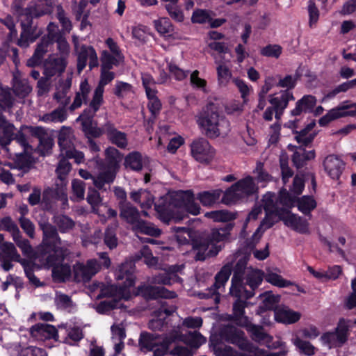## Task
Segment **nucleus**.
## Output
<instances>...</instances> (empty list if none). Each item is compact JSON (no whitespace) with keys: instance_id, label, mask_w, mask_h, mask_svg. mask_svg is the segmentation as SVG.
<instances>
[{"instance_id":"38","label":"nucleus","mask_w":356,"mask_h":356,"mask_svg":"<svg viewBox=\"0 0 356 356\" xmlns=\"http://www.w3.org/2000/svg\"><path fill=\"white\" fill-rule=\"evenodd\" d=\"M348 113V105L334 108L319 119L318 124L321 127H325L334 120L342 117L350 116Z\"/></svg>"},{"instance_id":"46","label":"nucleus","mask_w":356,"mask_h":356,"mask_svg":"<svg viewBox=\"0 0 356 356\" xmlns=\"http://www.w3.org/2000/svg\"><path fill=\"white\" fill-rule=\"evenodd\" d=\"M147 97L149 100L147 107L152 114L146 124L147 129L149 130V128H152L156 116L159 114L162 105L161 101L156 97V94L147 95Z\"/></svg>"},{"instance_id":"24","label":"nucleus","mask_w":356,"mask_h":356,"mask_svg":"<svg viewBox=\"0 0 356 356\" xmlns=\"http://www.w3.org/2000/svg\"><path fill=\"white\" fill-rule=\"evenodd\" d=\"M282 220L286 225L290 226L298 233L301 234H309L310 233L308 221L305 218L292 213L291 211L286 213L284 220Z\"/></svg>"},{"instance_id":"9","label":"nucleus","mask_w":356,"mask_h":356,"mask_svg":"<svg viewBox=\"0 0 356 356\" xmlns=\"http://www.w3.org/2000/svg\"><path fill=\"white\" fill-rule=\"evenodd\" d=\"M349 331V326L346 320L341 318L339 320L334 330L323 333L321 339L324 344L329 346L330 348L341 347L348 339Z\"/></svg>"},{"instance_id":"62","label":"nucleus","mask_w":356,"mask_h":356,"mask_svg":"<svg viewBox=\"0 0 356 356\" xmlns=\"http://www.w3.org/2000/svg\"><path fill=\"white\" fill-rule=\"evenodd\" d=\"M54 191L51 188L44 190L42 196L40 206L44 211H51L54 208Z\"/></svg>"},{"instance_id":"36","label":"nucleus","mask_w":356,"mask_h":356,"mask_svg":"<svg viewBox=\"0 0 356 356\" xmlns=\"http://www.w3.org/2000/svg\"><path fill=\"white\" fill-rule=\"evenodd\" d=\"M244 280V286H248L250 288V290H248V292H252L254 295V291L261 284L264 280V272L259 269H251L247 271Z\"/></svg>"},{"instance_id":"50","label":"nucleus","mask_w":356,"mask_h":356,"mask_svg":"<svg viewBox=\"0 0 356 356\" xmlns=\"http://www.w3.org/2000/svg\"><path fill=\"white\" fill-rule=\"evenodd\" d=\"M222 194L221 189H214L200 192L197 194V199L203 206H211L218 202Z\"/></svg>"},{"instance_id":"10","label":"nucleus","mask_w":356,"mask_h":356,"mask_svg":"<svg viewBox=\"0 0 356 356\" xmlns=\"http://www.w3.org/2000/svg\"><path fill=\"white\" fill-rule=\"evenodd\" d=\"M246 263L242 260H238L233 269V276L232 277V284L229 289V293L232 296H241L243 292L247 298H251L254 296L252 292H248V289L244 286V279L247 272Z\"/></svg>"},{"instance_id":"16","label":"nucleus","mask_w":356,"mask_h":356,"mask_svg":"<svg viewBox=\"0 0 356 356\" xmlns=\"http://www.w3.org/2000/svg\"><path fill=\"white\" fill-rule=\"evenodd\" d=\"M181 210L194 216L200 213V206L195 202L194 194L191 191L179 190V222L184 218Z\"/></svg>"},{"instance_id":"59","label":"nucleus","mask_w":356,"mask_h":356,"mask_svg":"<svg viewBox=\"0 0 356 356\" xmlns=\"http://www.w3.org/2000/svg\"><path fill=\"white\" fill-rule=\"evenodd\" d=\"M236 190L237 189L234 186V184L227 188L224 193L222 192L221 202L226 205H232L236 203L238 201L241 200L242 198Z\"/></svg>"},{"instance_id":"47","label":"nucleus","mask_w":356,"mask_h":356,"mask_svg":"<svg viewBox=\"0 0 356 356\" xmlns=\"http://www.w3.org/2000/svg\"><path fill=\"white\" fill-rule=\"evenodd\" d=\"M264 279L272 285L280 288H284L294 285L298 289V291H302L298 285L289 280L284 279L280 275L276 273L271 271H268L266 274L264 273Z\"/></svg>"},{"instance_id":"25","label":"nucleus","mask_w":356,"mask_h":356,"mask_svg":"<svg viewBox=\"0 0 356 356\" xmlns=\"http://www.w3.org/2000/svg\"><path fill=\"white\" fill-rule=\"evenodd\" d=\"M103 130L107 134L108 140L121 149H125L128 144L127 134L118 131L111 122L103 125Z\"/></svg>"},{"instance_id":"14","label":"nucleus","mask_w":356,"mask_h":356,"mask_svg":"<svg viewBox=\"0 0 356 356\" xmlns=\"http://www.w3.org/2000/svg\"><path fill=\"white\" fill-rule=\"evenodd\" d=\"M31 136L37 138L39 140L38 147V151L42 156L49 155L51 152L54 141L52 136L47 132V130L42 127H26Z\"/></svg>"},{"instance_id":"54","label":"nucleus","mask_w":356,"mask_h":356,"mask_svg":"<svg viewBox=\"0 0 356 356\" xmlns=\"http://www.w3.org/2000/svg\"><path fill=\"white\" fill-rule=\"evenodd\" d=\"M1 251L3 252V257L6 259H13V261L21 263L24 266L26 261L21 259L19 254L13 243L4 242L0 246Z\"/></svg>"},{"instance_id":"19","label":"nucleus","mask_w":356,"mask_h":356,"mask_svg":"<svg viewBox=\"0 0 356 356\" xmlns=\"http://www.w3.org/2000/svg\"><path fill=\"white\" fill-rule=\"evenodd\" d=\"M323 167L332 179H339L344 170L345 163L338 156L330 154L323 161Z\"/></svg>"},{"instance_id":"34","label":"nucleus","mask_w":356,"mask_h":356,"mask_svg":"<svg viewBox=\"0 0 356 356\" xmlns=\"http://www.w3.org/2000/svg\"><path fill=\"white\" fill-rule=\"evenodd\" d=\"M22 32L17 44L22 47H26L29 42H33L38 37L35 28L32 26V20L28 19L26 23L22 22Z\"/></svg>"},{"instance_id":"56","label":"nucleus","mask_w":356,"mask_h":356,"mask_svg":"<svg viewBox=\"0 0 356 356\" xmlns=\"http://www.w3.org/2000/svg\"><path fill=\"white\" fill-rule=\"evenodd\" d=\"M264 210L273 213L274 216H277L279 219L284 220L286 213L289 212V210L285 208L278 207L276 202H274L273 197H265L264 200Z\"/></svg>"},{"instance_id":"32","label":"nucleus","mask_w":356,"mask_h":356,"mask_svg":"<svg viewBox=\"0 0 356 356\" xmlns=\"http://www.w3.org/2000/svg\"><path fill=\"white\" fill-rule=\"evenodd\" d=\"M149 162L147 157H144L138 152H132L124 159V166L134 171H140Z\"/></svg>"},{"instance_id":"40","label":"nucleus","mask_w":356,"mask_h":356,"mask_svg":"<svg viewBox=\"0 0 356 356\" xmlns=\"http://www.w3.org/2000/svg\"><path fill=\"white\" fill-rule=\"evenodd\" d=\"M31 334L35 338H55L58 333L57 330L53 325L46 323H38L31 328Z\"/></svg>"},{"instance_id":"6","label":"nucleus","mask_w":356,"mask_h":356,"mask_svg":"<svg viewBox=\"0 0 356 356\" xmlns=\"http://www.w3.org/2000/svg\"><path fill=\"white\" fill-rule=\"evenodd\" d=\"M220 336L225 342L236 346L242 351L251 353L256 349V346L248 340L244 331L234 325H222L220 327Z\"/></svg>"},{"instance_id":"49","label":"nucleus","mask_w":356,"mask_h":356,"mask_svg":"<svg viewBox=\"0 0 356 356\" xmlns=\"http://www.w3.org/2000/svg\"><path fill=\"white\" fill-rule=\"evenodd\" d=\"M296 205L298 209L305 216H312L311 212L317 206L316 201L313 196L303 195L301 197H297Z\"/></svg>"},{"instance_id":"33","label":"nucleus","mask_w":356,"mask_h":356,"mask_svg":"<svg viewBox=\"0 0 356 356\" xmlns=\"http://www.w3.org/2000/svg\"><path fill=\"white\" fill-rule=\"evenodd\" d=\"M306 147L300 145V147H298L292 155L293 164L297 169L303 168L307 161L314 159L316 156L314 150L307 151Z\"/></svg>"},{"instance_id":"21","label":"nucleus","mask_w":356,"mask_h":356,"mask_svg":"<svg viewBox=\"0 0 356 356\" xmlns=\"http://www.w3.org/2000/svg\"><path fill=\"white\" fill-rule=\"evenodd\" d=\"M138 294L146 299H156L159 298H171L175 296V293L167 290L163 286L142 285L138 288Z\"/></svg>"},{"instance_id":"12","label":"nucleus","mask_w":356,"mask_h":356,"mask_svg":"<svg viewBox=\"0 0 356 356\" xmlns=\"http://www.w3.org/2000/svg\"><path fill=\"white\" fill-rule=\"evenodd\" d=\"M75 51L77 54V71L79 73H81L86 67L88 60H89L88 65L90 70L98 66L97 55L92 47L84 44L79 46L75 42Z\"/></svg>"},{"instance_id":"18","label":"nucleus","mask_w":356,"mask_h":356,"mask_svg":"<svg viewBox=\"0 0 356 356\" xmlns=\"http://www.w3.org/2000/svg\"><path fill=\"white\" fill-rule=\"evenodd\" d=\"M97 163L99 166V172L96 177L93 178V184L98 189L102 190L106 184L113 182L118 170L105 165L102 161H97Z\"/></svg>"},{"instance_id":"2","label":"nucleus","mask_w":356,"mask_h":356,"mask_svg":"<svg viewBox=\"0 0 356 356\" xmlns=\"http://www.w3.org/2000/svg\"><path fill=\"white\" fill-rule=\"evenodd\" d=\"M38 225L42 232V245L38 250L41 260L47 261L51 265L63 261L70 254L68 247L70 243L63 241L56 227L47 220L40 221Z\"/></svg>"},{"instance_id":"1","label":"nucleus","mask_w":356,"mask_h":356,"mask_svg":"<svg viewBox=\"0 0 356 356\" xmlns=\"http://www.w3.org/2000/svg\"><path fill=\"white\" fill-rule=\"evenodd\" d=\"M204 216L215 222L227 223L201 232L179 227V245L191 244L193 250L197 251L195 256L196 261H204L207 258L218 254L224 248L222 243L230 240L231 232L234 227V223L231 221L236 218L237 214L227 210H216L207 212Z\"/></svg>"},{"instance_id":"30","label":"nucleus","mask_w":356,"mask_h":356,"mask_svg":"<svg viewBox=\"0 0 356 356\" xmlns=\"http://www.w3.org/2000/svg\"><path fill=\"white\" fill-rule=\"evenodd\" d=\"M243 327H245L246 330L250 333L251 339L258 343L268 344L273 340V337L266 333L261 325L248 322L247 325L243 326Z\"/></svg>"},{"instance_id":"48","label":"nucleus","mask_w":356,"mask_h":356,"mask_svg":"<svg viewBox=\"0 0 356 356\" xmlns=\"http://www.w3.org/2000/svg\"><path fill=\"white\" fill-rule=\"evenodd\" d=\"M99 297L112 298V299L111 300L102 301L97 305L96 310L99 314H106L112 309H114L115 308H120L122 306V305L120 303V300L124 299L123 298H120L115 296H103L102 290L101 291Z\"/></svg>"},{"instance_id":"41","label":"nucleus","mask_w":356,"mask_h":356,"mask_svg":"<svg viewBox=\"0 0 356 356\" xmlns=\"http://www.w3.org/2000/svg\"><path fill=\"white\" fill-rule=\"evenodd\" d=\"M179 341H184L191 348H198L200 346L206 343L207 339L199 332H188L184 334L179 332Z\"/></svg>"},{"instance_id":"42","label":"nucleus","mask_w":356,"mask_h":356,"mask_svg":"<svg viewBox=\"0 0 356 356\" xmlns=\"http://www.w3.org/2000/svg\"><path fill=\"white\" fill-rule=\"evenodd\" d=\"M295 97L291 91L282 90L279 97H272L269 99L268 102L273 105L275 110L286 109L288 106L289 102L294 100Z\"/></svg>"},{"instance_id":"29","label":"nucleus","mask_w":356,"mask_h":356,"mask_svg":"<svg viewBox=\"0 0 356 356\" xmlns=\"http://www.w3.org/2000/svg\"><path fill=\"white\" fill-rule=\"evenodd\" d=\"M301 318L298 312H295L288 307L282 305L275 310V320L284 324H293L298 322Z\"/></svg>"},{"instance_id":"22","label":"nucleus","mask_w":356,"mask_h":356,"mask_svg":"<svg viewBox=\"0 0 356 356\" xmlns=\"http://www.w3.org/2000/svg\"><path fill=\"white\" fill-rule=\"evenodd\" d=\"M75 136L73 129L70 127L63 126L58 131V144L60 147V156L68 150L74 147Z\"/></svg>"},{"instance_id":"43","label":"nucleus","mask_w":356,"mask_h":356,"mask_svg":"<svg viewBox=\"0 0 356 356\" xmlns=\"http://www.w3.org/2000/svg\"><path fill=\"white\" fill-rule=\"evenodd\" d=\"M52 221L60 233H69L75 227V222L66 215L57 214L54 216Z\"/></svg>"},{"instance_id":"5","label":"nucleus","mask_w":356,"mask_h":356,"mask_svg":"<svg viewBox=\"0 0 356 356\" xmlns=\"http://www.w3.org/2000/svg\"><path fill=\"white\" fill-rule=\"evenodd\" d=\"M13 140H15L23 148L24 152L31 149L22 130H17L14 124L0 113V145L6 147Z\"/></svg>"},{"instance_id":"31","label":"nucleus","mask_w":356,"mask_h":356,"mask_svg":"<svg viewBox=\"0 0 356 356\" xmlns=\"http://www.w3.org/2000/svg\"><path fill=\"white\" fill-rule=\"evenodd\" d=\"M120 217L134 227L140 219V212L131 203L125 204L119 207Z\"/></svg>"},{"instance_id":"35","label":"nucleus","mask_w":356,"mask_h":356,"mask_svg":"<svg viewBox=\"0 0 356 356\" xmlns=\"http://www.w3.org/2000/svg\"><path fill=\"white\" fill-rule=\"evenodd\" d=\"M51 43L49 38H43L38 44L33 55L27 60V65L34 67L39 65L44 54L48 51V47Z\"/></svg>"},{"instance_id":"17","label":"nucleus","mask_w":356,"mask_h":356,"mask_svg":"<svg viewBox=\"0 0 356 356\" xmlns=\"http://www.w3.org/2000/svg\"><path fill=\"white\" fill-rule=\"evenodd\" d=\"M72 72H68L65 79H60L56 86V92L53 95L54 99L56 100L60 106H67L70 102V97L67 96L72 80Z\"/></svg>"},{"instance_id":"8","label":"nucleus","mask_w":356,"mask_h":356,"mask_svg":"<svg viewBox=\"0 0 356 356\" xmlns=\"http://www.w3.org/2000/svg\"><path fill=\"white\" fill-rule=\"evenodd\" d=\"M102 105L89 102L88 106L77 118V121H81L83 131L88 138L99 137L104 133L103 128H98L94 124L93 118Z\"/></svg>"},{"instance_id":"61","label":"nucleus","mask_w":356,"mask_h":356,"mask_svg":"<svg viewBox=\"0 0 356 356\" xmlns=\"http://www.w3.org/2000/svg\"><path fill=\"white\" fill-rule=\"evenodd\" d=\"M14 104V99L13 97L10 89H1L0 90V108L11 113V108Z\"/></svg>"},{"instance_id":"60","label":"nucleus","mask_w":356,"mask_h":356,"mask_svg":"<svg viewBox=\"0 0 356 356\" xmlns=\"http://www.w3.org/2000/svg\"><path fill=\"white\" fill-rule=\"evenodd\" d=\"M296 199L297 197L292 195L286 189L282 188L279 192L277 202L284 207L283 208L290 211L295 206Z\"/></svg>"},{"instance_id":"11","label":"nucleus","mask_w":356,"mask_h":356,"mask_svg":"<svg viewBox=\"0 0 356 356\" xmlns=\"http://www.w3.org/2000/svg\"><path fill=\"white\" fill-rule=\"evenodd\" d=\"M100 268L101 264L96 259H89L86 264L77 262L73 266L74 280L77 282H88Z\"/></svg>"},{"instance_id":"4","label":"nucleus","mask_w":356,"mask_h":356,"mask_svg":"<svg viewBox=\"0 0 356 356\" xmlns=\"http://www.w3.org/2000/svg\"><path fill=\"white\" fill-rule=\"evenodd\" d=\"M197 122L205 135L209 138L226 135L230 131L229 120L224 115H220L217 111L209 110V108L199 118Z\"/></svg>"},{"instance_id":"20","label":"nucleus","mask_w":356,"mask_h":356,"mask_svg":"<svg viewBox=\"0 0 356 356\" xmlns=\"http://www.w3.org/2000/svg\"><path fill=\"white\" fill-rule=\"evenodd\" d=\"M178 339V332L173 331L170 336L166 337L165 339H161L157 344L152 348L151 351L153 352L154 356H163L165 355L169 349L170 346L174 343L175 347L171 351L172 356H178V343L177 340Z\"/></svg>"},{"instance_id":"27","label":"nucleus","mask_w":356,"mask_h":356,"mask_svg":"<svg viewBox=\"0 0 356 356\" xmlns=\"http://www.w3.org/2000/svg\"><path fill=\"white\" fill-rule=\"evenodd\" d=\"M316 104V98L310 95H305L296 103V106L290 112L293 117L301 115L302 113H310L314 112Z\"/></svg>"},{"instance_id":"55","label":"nucleus","mask_w":356,"mask_h":356,"mask_svg":"<svg viewBox=\"0 0 356 356\" xmlns=\"http://www.w3.org/2000/svg\"><path fill=\"white\" fill-rule=\"evenodd\" d=\"M66 106H60L53 111L44 114L41 120L44 122H63L67 118V114L65 109Z\"/></svg>"},{"instance_id":"51","label":"nucleus","mask_w":356,"mask_h":356,"mask_svg":"<svg viewBox=\"0 0 356 356\" xmlns=\"http://www.w3.org/2000/svg\"><path fill=\"white\" fill-rule=\"evenodd\" d=\"M133 229L137 232L154 237L159 236L161 234V229L156 227L153 223L143 220L141 218L135 225Z\"/></svg>"},{"instance_id":"26","label":"nucleus","mask_w":356,"mask_h":356,"mask_svg":"<svg viewBox=\"0 0 356 356\" xmlns=\"http://www.w3.org/2000/svg\"><path fill=\"white\" fill-rule=\"evenodd\" d=\"M110 70L101 69L100 80L98 86L94 90L92 98L90 102L102 105L104 102L103 94L104 86L112 81L115 78V73L110 72Z\"/></svg>"},{"instance_id":"58","label":"nucleus","mask_w":356,"mask_h":356,"mask_svg":"<svg viewBox=\"0 0 356 356\" xmlns=\"http://www.w3.org/2000/svg\"><path fill=\"white\" fill-rule=\"evenodd\" d=\"M211 15L216 14L211 10L197 8L193 12L191 22L193 24H204L210 21Z\"/></svg>"},{"instance_id":"39","label":"nucleus","mask_w":356,"mask_h":356,"mask_svg":"<svg viewBox=\"0 0 356 356\" xmlns=\"http://www.w3.org/2000/svg\"><path fill=\"white\" fill-rule=\"evenodd\" d=\"M264 299L259 306V313H264L267 311H274L278 308L281 296L280 295H275L272 291H266L262 294Z\"/></svg>"},{"instance_id":"37","label":"nucleus","mask_w":356,"mask_h":356,"mask_svg":"<svg viewBox=\"0 0 356 356\" xmlns=\"http://www.w3.org/2000/svg\"><path fill=\"white\" fill-rule=\"evenodd\" d=\"M241 296L239 297L234 296L236 300L232 305V312L238 317V318L243 323V326L247 325L249 321L248 317L245 316V309L248 306L247 298L243 292H241Z\"/></svg>"},{"instance_id":"15","label":"nucleus","mask_w":356,"mask_h":356,"mask_svg":"<svg viewBox=\"0 0 356 356\" xmlns=\"http://www.w3.org/2000/svg\"><path fill=\"white\" fill-rule=\"evenodd\" d=\"M67 62L64 56H57L54 54L50 55L44 62L43 74L47 77L60 76L67 67Z\"/></svg>"},{"instance_id":"3","label":"nucleus","mask_w":356,"mask_h":356,"mask_svg":"<svg viewBox=\"0 0 356 356\" xmlns=\"http://www.w3.org/2000/svg\"><path fill=\"white\" fill-rule=\"evenodd\" d=\"M135 266L132 261H126L119 266L115 272L118 280H124L122 286L111 285L102 289L103 296H115L127 300L131 297L129 288L134 284V275Z\"/></svg>"},{"instance_id":"44","label":"nucleus","mask_w":356,"mask_h":356,"mask_svg":"<svg viewBox=\"0 0 356 356\" xmlns=\"http://www.w3.org/2000/svg\"><path fill=\"white\" fill-rule=\"evenodd\" d=\"M105 162L104 164L109 168L119 170L120 163L123 155L115 147H109L105 151Z\"/></svg>"},{"instance_id":"23","label":"nucleus","mask_w":356,"mask_h":356,"mask_svg":"<svg viewBox=\"0 0 356 356\" xmlns=\"http://www.w3.org/2000/svg\"><path fill=\"white\" fill-rule=\"evenodd\" d=\"M166 305L167 302L165 301L162 302L161 307L159 309L154 311V314L155 318L151 320L148 324L149 329L152 330H161L165 323V319L175 312V307L168 308Z\"/></svg>"},{"instance_id":"57","label":"nucleus","mask_w":356,"mask_h":356,"mask_svg":"<svg viewBox=\"0 0 356 356\" xmlns=\"http://www.w3.org/2000/svg\"><path fill=\"white\" fill-rule=\"evenodd\" d=\"M232 271V266L228 263L224 265L219 272L215 276V282L213 285L219 289L221 286H224L228 281Z\"/></svg>"},{"instance_id":"63","label":"nucleus","mask_w":356,"mask_h":356,"mask_svg":"<svg viewBox=\"0 0 356 356\" xmlns=\"http://www.w3.org/2000/svg\"><path fill=\"white\" fill-rule=\"evenodd\" d=\"M13 92L19 97H24L28 95L32 88L26 79L16 80L13 86Z\"/></svg>"},{"instance_id":"45","label":"nucleus","mask_w":356,"mask_h":356,"mask_svg":"<svg viewBox=\"0 0 356 356\" xmlns=\"http://www.w3.org/2000/svg\"><path fill=\"white\" fill-rule=\"evenodd\" d=\"M49 266H52V275L54 280L58 282H64L71 275L70 266L67 264H61L63 261H58L54 264H49L47 261H44Z\"/></svg>"},{"instance_id":"52","label":"nucleus","mask_w":356,"mask_h":356,"mask_svg":"<svg viewBox=\"0 0 356 356\" xmlns=\"http://www.w3.org/2000/svg\"><path fill=\"white\" fill-rule=\"evenodd\" d=\"M161 339L159 334L142 332L139 339L141 350L151 351Z\"/></svg>"},{"instance_id":"7","label":"nucleus","mask_w":356,"mask_h":356,"mask_svg":"<svg viewBox=\"0 0 356 356\" xmlns=\"http://www.w3.org/2000/svg\"><path fill=\"white\" fill-rule=\"evenodd\" d=\"M154 207L163 221L168 222L171 220H176L178 213V193L170 192L161 197L154 203Z\"/></svg>"},{"instance_id":"28","label":"nucleus","mask_w":356,"mask_h":356,"mask_svg":"<svg viewBox=\"0 0 356 356\" xmlns=\"http://www.w3.org/2000/svg\"><path fill=\"white\" fill-rule=\"evenodd\" d=\"M242 199L249 197L258 193V186L252 177L248 175L234 184Z\"/></svg>"},{"instance_id":"13","label":"nucleus","mask_w":356,"mask_h":356,"mask_svg":"<svg viewBox=\"0 0 356 356\" xmlns=\"http://www.w3.org/2000/svg\"><path fill=\"white\" fill-rule=\"evenodd\" d=\"M191 151L193 157L200 163H209L215 155L214 149L203 138L193 140L191 145Z\"/></svg>"},{"instance_id":"64","label":"nucleus","mask_w":356,"mask_h":356,"mask_svg":"<svg viewBox=\"0 0 356 356\" xmlns=\"http://www.w3.org/2000/svg\"><path fill=\"white\" fill-rule=\"evenodd\" d=\"M213 353L215 356H251V355L239 352L225 344L216 348Z\"/></svg>"},{"instance_id":"53","label":"nucleus","mask_w":356,"mask_h":356,"mask_svg":"<svg viewBox=\"0 0 356 356\" xmlns=\"http://www.w3.org/2000/svg\"><path fill=\"white\" fill-rule=\"evenodd\" d=\"M53 7H48L47 4L41 2H31L28 6V18L39 17L52 12Z\"/></svg>"}]
</instances>
